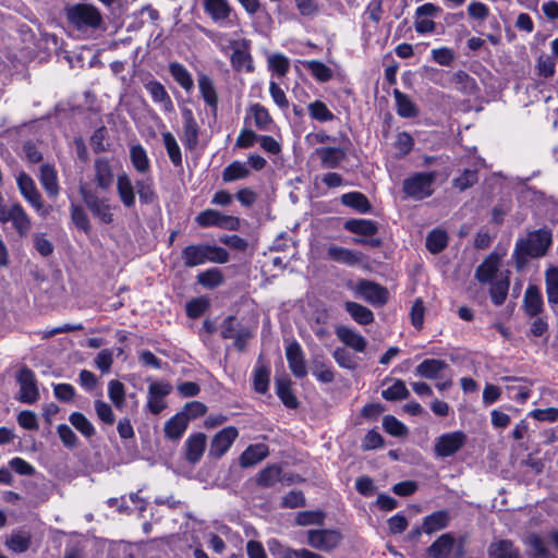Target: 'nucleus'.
Returning a JSON list of instances; mask_svg holds the SVG:
<instances>
[{"label": "nucleus", "instance_id": "obj_1", "mask_svg": "<svg viewBox=\"0 0 558 558\" xmlns=\"http://www.w3.org/2000/svg\"><path fill=\"white\" fill-rule=\"evenodd\" d=\"M551 232L547 229L529 232L524 238L519 239L513 251L517 266L522 267L529 257L544 256L551 245Z\"/></svg>", "mask_w": 558, "mask_h": 558}, {"label": "nucleus", "instance_id": "obj_2", "mask_svg": "<svg viewBox=\"0 0 558 558\" xmlns=\"http://www.w3.org/2000/svg\"><path fill=\"white\" fill-rule=\"evenodd\" d=\"M182 258L186 267H196L207 262L226 264L229 262V253L220 246L209 244L187 245L182 251Z\"/></svg>", "mask_w": 558, "mask_h": 558}, {"label": "nucleus", "instance_id": "obj_3", "mask_svg": "<svg viewBox=\"0 0 558 558\" xmlns=\"http://www.w3.org/2000/svg\"><path fill=\"white\" fill-rule=\"evenodd\" d=\"M68 21L78 31L98 28L102 23V16L98 9L88 3H76L65 9Z\"/></svg>", "mask_w": 558, "mask_h": 558}, {"label": "nucleus", "instance_id": "obj_4", "mask_svg": "<svg viewBox=\"0 0 558 558\" xmlns=\"http://www.w3.org/2000/svg\"><path fill=\"white\" fill-rule=\"evenodd\" d=\"M78 192L84 204L96 219L105 225L112 223V206L108 198H100L86 183L80 184Z\"/></svg>", "mask_w": 558, "mask_h": 558}, {"label": "nucleus", "instance_id": "obj_5", "mask_svg": "<svg viewBox=\"0 0 558 558\" xmlns=\"http://www.w3.org/2000/svg\"><path fill=\"white\" fill-rule=\"evenodd\" d=\"M436 178L437 174L434 171L414 173L403 181L402 190L412 199H424L434 193Z\"/></svg>", "mask_w": 558, "mask_h": 558}, {"label": "nucleus", "instance_id": "obj_6", "mask_svg": "<svg viewBox=\"0 0 558 558\" xmlns=\"http://www.w3.org/2000/svg\"><path fill=\"white\" fill-rule=\"evenodd\" d=\"M11 221L15 231L21 236H26L32 228L31 218L25 209L19 203H13L10 206L3 204V198L0 196V222L5 223Z\"/></svg>", "mask_w": 558, "mask_h": 558}, {"label": "nucleus", "instance_id": "obj_7", "mask_svg": "<svg viewBox=\"0 0 558 558\" xmlns=\"http://www.w3.org/2000/svg\"><path fill=\"white\" fill-rule=\"evenodd\" d=\"M466 439L468 437L462 430L442 434L435 440L434 452L438 458L451 457L461 450Z\"/></svg>", "mask_w": 558, "mask_h": 558}, {"label": "nucleus", "instance_id": "obj_8", "mask_svg": "<svg viewBox=\"0 0 558 558\" xmlns=\"http://www.w3.org/2000/svg\"><path fill=\"white\" fill-rule=\"evenodd\" d=\"M16 381L20 386L17 400L22 403L33 404L39 399V390L35 373L24 366L20 369Z\"/></svg>", "mask_w": 558, "mask_h": 558}, {"label": "nucleus", "instance_id": "obj_9", "mask_svg": "<svg viewBox=\"0 0 558 558\" xmlns=\"http://www.w3.org/2000/svg\"><path fill=\"white\" fill-rule=\"evenodd\" d=\"M195 221L203 228L219 227L227 230H238L240 220L233 216H227L215 209H206L199 213Z\"/></svg>", "mask_w": 558, "mask_h": 558}, {"label": "nucleus", "instance_id": "obj_10", "mask_svg": "<svg viewBox=\"0 0 558 558\" xmlns=\"http://www.w3.org/2000/svg\"><path fill=\"white\" fill-rule=\"evenodd\" d=\"M342 536L336 530L307 531V544L315 549L330 551L341 542Z\"/></svg>", "mask_w": 558, "mask_h": 558}, {"label": "nucleus", "instance_id": "obj_11", "mask_svg": "<svg viewBox=\"0 0 558 558\" xmlns=\"http://www.w3.org/2000/svg\"><path fill=\"white\" fill-rule=\"evenodd\" d=\"M356 292L374 306H381L388 301L387 289L373 281L361 280L356 286Z\"/></svg>", "mask_w": 558, "mask_h": 558}, {"label": "nucleus", "instance_id": "obj_12", "mask_svg": "<svg viewBox=\"0 0 558 558\" xmlns=\"http://www.w3.org/2000/svg\"><path fill=\"white\" fill-rule=\"evenodd\" d=\"M239 432L233 426H228L219 430L211 439L209 454L215 458L222 457L238 438Z\"/></svg>", "mask_w": 558, "mask_h": 558}, {"label": "nucleus", "instance_id": "obj_13", "mask_svg": "<svg viewBox=\"0 0 558 558\" xmlns=\"http://www.w3.org/2000/svg\"><path fill=\"white\" fill-rule=\"evenodd\" d=\"M16 183L20 193L28 204L36 210H41L44 207L43 197L37 190L34 180L27 173L21 172L16 178Z\"/></svg>", "mask_w": 558, "mask_h": 558}, {"label": "nucleus", "instance_id": "obj_14", "mask_svg": "<svg viewBox=\"0 0 558 558\" xmlns=\"http://www.w3.org/2000/svg\"><path fill=\"white\" fill-rule=\"evenodd\" d=\"M286 357L289 368L295 377L303 378L307 375L304 352L299 342L292 341L287 345Z\"/></svg>", "mask_w": 558, "mask_h": 558}, {"label": "nucleus", "instance_id": "obj_15", "mask_svg": "<svg viewBox=\"0 0 558 558\" xmlns=\"http://www.w3.org/2000/svg\"><path fill=\"white\" fill-rule=\"evenodd\" d=\"M94 179L96 186L101 191H108L114 180L113 167L108 158L99 157L94 161Z\"/></svg>", "mask_w": 558, "mask_h": 558}, {"label": "nucleus", "instance_id": "obj_16", "mask_svg": "<svg viewBox=\"0 0 558 558\" xmlns=\"http://www.w3.org/2000/svg\"><path fill=\"white\" fill-rule=\"evenodd\" d=\"M440 12V9L433 3H424L416 9L415 28L418 33H430L434 31L433 17Z\"/></svg>", "mask_w": 558, "mask_h": 558}, {"label": "nucleus", "instance_id": "obj_17", "mask_svg": "<svg viewBox=\"0 0 558 558\" xmlns=\"http://www.w3.org/2000/svg\"><path fill=\"white\" fill-rule=\"evenodd\" d=\"M336 336L345 347L351 348L355 352L362 353L366 350V339L347 326H337Z\"/></svg>", "mask_w": 558, "mask_h": 558}, {"label": "nucleus", "instance_id": "obj_18", "mask_svg": "<svg viewBox=\"0 0 558 558\" xmlns=\"http://www.w3.org/2000/svg\"><path fill=\"white\" fill-rule=\"evenodd\" d=\"M207 437L203 433L190 435L185 440V459L192 463H197L205 451Z\"/></svg>", "mask_w": 558, "mask_h": 558}, {"label": "nucleus", "instance_id": "obj_19", "mask_svg": "<svg viewBox=\"0 0 558 558\" xmlns=\"http://www.w3.org/2000/svg\"><path fill=\"white\" fill-rule=\"evenodd\" d=\"M500 266V256L496 253L489 254L475 270V278L481 283L490 282L497 275Z\"/></svg>", "mask_w": 558, "mask_h": 558}, {"label": "nucleus", "instance_id": "obj_20", "mask_svg": "<svg viewBox=\"0 0 558 558\" xmlns=\"http://www.w3.org/2000/svg\"><path fill=\"white\" fill-rule=\"evenodd\" d=\"M39 182L47 195L51 198H56L60 193V186L58 182V172L54 167L44 163L39 169Z\"/></svg>", "mask_w": 558, "mask_h": 558}, {"label": "nucleus", "instance_id": "obj_21", "mask_svg": "<svg viewBox=\"0 0 558 558\" xmlns=\"http://www.w3.org/2000/svg\"><path fill=\"white\" fill-rule=\"evenodd\" d=\"M312 374L324 384L333 381L335 374L330 363L327 361L324 354H314L310 362Z\"/></svg>", "mask_w": 558, "mask_h": 558}, {"label": "nucleus", "instance_id": "obj_22", "mask_svg": "<svg viewBox=\"0 0 558 558\" xmlns=\"http://www.w3.org/2000/svg\"><path fill=\"white\" fill-rule=\"evenodd\" d=\"M135 189L130 175L125 172L118 174L117 177V193L121 203L126 207L131 208L135 205Z\"/></svg>", "mask_w": 558, "mask_h": 558}, {"label": "nucleus", "instance_id": "obj_23", "mask_svg": "<svg viewBox=\"0 0 558 558\" xmlns=\"http://www.w3.org/2000/svg\"><path fill=\"white\" fill-rule=\"evenodd\" d=\"M315 155L320 159L322 167L325 169H335L345 159V151L339 147H318Z\"/></svg>", "mask_w": 558, "mask_h": 558}, {"label": "nucleus", "instance_id": "obj_24", "mask_svg": "<svg viewBox=\"0 0 558 558\" xmlns=\"http://www.w3.org/2000/svg\"><path fill=\"white\" fill-rule=\"evenodd\" d=\"M525 314L530 317H536L544 308L543 296L536 286H529L523 298Z\"/></svg>", "mask_w": 558, "mask_h": 558}, {"label": "nucleus", "instance_id": "obj_25", "mask_svg": "<svg viewBox=\"0 0 558 558\" xmlns=\"http://www.w3.org/2000/svg\"><path fill=\"white\" fill-rule=\"evenodd\" d=\"M183 142L187 149L193 150L198 145L199 128L191 110L183 112Z\"/></svg>", "mask_w": 558, "mask_h": 558}, {"label": "nucleus", "instance_id": "obj_26", "mask_svg": "<svg viewBox=\"0 0 558 558\" xmlns=\"http://www.w3.org/2000/svg\"><path fill=\"white\" fill-rule=\"evenodd\" d=\"M206 13L217 23L223 25L231 14L228 0H204Z\"/></svg>", "mask_w": 558, "mask_h": 558}, {"label": "nucleus", "instance_id": "obj_27", "mask_svg": "<svg viewBox=\"0 0 558 558\" xmlns=\"http://www.w3.org/2000/svg\"><path fill=\"white\" fill-rule=\"evenodd\" d=\"M456 539L452 534L440 535L428 548L427 555L430 558H448L453 549Z\"/></svg>", "mask_w": 558, "mask_h": 558}, {"label": "nucleus", "instance_id": "obj_28", "mask_svg": "<svg viewBox=\"0 0 558 558\" xmlns=\"http://www.w3.org/2000/svg\"><path fill=\"white\" fill-rule=\"evenodd\" d=\"M268 453V447L265 444L251 445L240 456V465L242 468L253 466L264 460Z\"/></svg>", "mask_w": 558, "mask_h": 558}, {"label": "nucleus", "instance_id": "obj_29", "mask_svg": "<svg viewBox=\"0 0 558 558\" xmlns=\"http://www.w3.org/2000/svg\"><path fill=\"white\" fill-rule=\"evenodd\" d=\"M327 255L333 262L344 264L348 266H354L356 264H360L363 259L361 253L353 252L351 250L340 247L337 245H330L327 248Z\"/></svg>", "mask_w": 558, "mask_h": 558}, {"label": "nucleus", "instance_id": "obj_30", "mask_svg": "<svg viewBox=\"0 0 558 558\" xmlns=\"http://www.w3.org/2000/svg\"><path fill=\"white\" fill-rule=\"evenodd\" d=\"M4 544L11 551L22 554L31 547L32 535L26 531L15 530L5 538Z\"/></svg>", "mask_w": 558, "mask_h": 558}, {"label": "nucleus", "instance_id": "obj_31", "mask_svg": "<svg viewBox=\"0 0 558 558\" xmlns=\"http://www.w3.org/2000/svg\"><path fill=\"white\" fill-rule=\"evenodd\" d=\"M449 512L447 510L435 511L423 520V532L432 535L446 529L449 524Z\"/></svg>", "mask_w": 558, "mask_h": 558}, {"label": "nucleus", "instance_id": "obj_32", "mask_svg": "<svg viewBox=\"0 0 558 558\" xmlns=\"http://www.w3.org/2000/svg\"><path fill=\"white\" fill-rule=\"evenodd\" d=\"M189 421L186 415L179 412L165 423L163 432L167 438L178 440L186 430Z\"/></svg>", "mask_w": 558, "mask_h": 558}, {"label": "nucleus", "instance_id": "obj_33", "mask_svg": "<svg viewBox=\"0 0 558 558\" xmlns=\"http://www.w3.org/2000/svg\"><path fill=\"white\" fill-rule=\"evenodd\" d=\"M448 367L447 363L441 360L427 359L420 363L415 372L418 376L426 379H435L439 373Z\"/></svg>", "mask_w": 558, "mask_h": 558}, {"label": "nucleus", "instance_id": "obj_34", "mask_svg": "<svg viewBox=\"0 0 558 558\" xmlns=\"http://www.w3.org/2000/svg\"><path fill=\"white\" fill-rule=\"evenodd\" d=\"M545 288L548 304L554 307L558 304V267L549 266L545 271Z\"/></svg>", "mask_w": 558, "mask_h": 558}, {"label": "nucleus", "instance_id": "obj_35", "mask_svg": "<svg viewBox=\"0 0 558 558\" xmlns=\"http://www.w3.org/2000/svg\"><path fill=\"white\" fill-rule=\"evenodd\" d=\"M155 102H159L165 111H172L173 104L163 85L157 81H150L145 85Z\"/></svg>", "mask_w": 558, "mask_h": 558}, {"label": "nucleus", "instance_id": "obj_36", "mask_svg": "<svg viewBox=\"0 0 558 558\" xmlns=\"http://www.w3.org/2000/svg\"><path fill=\"white\" fill-rule=\"evenodd\" d=\"M489 558H520V551L510 541L493 543L488 549Z\"/></svg>", "mask_w": 558, "mask_h": 558}, {"label": "nucleus", "instance_id": "obj_37", "mask_svg": "<svg viewBox=\"0 0 558 558\" xmlns=\"http://www.w3.org/2000/svg\"><path fill=\"white\" fill-rule=\"evenodd\" d=\"M341 203L362 214H366L372 209V205L368 202L367 197L360 192H350L343 194L341 196Z\"/></svg>", "mask_w": 558, "mask_h": 558}, {"label": "nucleus", "instance_id": "obj_38", "mask_svg": "<svg viewBox=\"0 0 558 558\" xmlns=\"http://www.w3.org/2000/svg\"><path fill=\"white\" fill-rule=\"evenodd\" d=\"M301 63L311 72L312 76L320 83L328 82L333 76L332 70L320 61L305 60L301 61Z\"/></svg>", "mask_w": 558, "mask_h": 558}, {"label": "nucleus", "instance_id": "obj_39", "mask_svg": "<svg viewBox=\"0 0 558 558\" xmlns=\"http://www.w3.org/2000/svg\"><path fill=\"white\" fill-rule=\"evenodd\" d=\"M393 97L397 105V112L402 118H413L417 114V108L412 99L401 93L399 89L393 90Z\"/></svg>", "mask_w": 558, "mask_h": 558}, {"label": "nucleus", "instance_id": "obj_40", "mask_svg": "<svg viewBox=\"0 0 558 558\" xmlns=\"http://www.w3.org/2000/svg\"><path fill=\"white\" fill-rule=\"evenodd\" d=\"M130 159L137 172L145 173L150 169V161L147 153L141 144H134L131 146Z\"/></svg>", "mask_w": 558, "mask_h": 558}, {"label": "nucleus", "instance_id": "obj_41", "mask_svg": "<svg viewBox=\"0 0 558 558\" xmlns=\"http://www.w3.org/2000/svg\"><path fill=\"white\" fill-rule=\"evenodd\" d=\"M344 306L351 317L361 325H368L374 320L373 312L366 306L351 301L347 302Z\"/></svg>", "mask_w": 558, "mask_h": 558}, {"label": "nucleus", "instance_id": "obj_42", "mask_svg": "<svg viewBox=\"0 0 558 558\" xmlns=\"http://www.w3.org/2000/svg\"><path fill=\"white\" fill-rule=\"evenodd\" d=\"M70 217L78 230L83 231L85 234L90 232V221L82 205L72 203L70 206Z\"/></svg>", "mask_w": 558, "mask_h": 558}, {"label": "nucleus", "instance_id": "obj_43", "mask_svg": "<svg viewBox=\"0 0 558 558\" xmlns=\"http://www.w3.org/2000/svg\"><path fill=\"white\" fill-rule=\"evenodd\" d=\"M344 228L352 233L362 235H373L378 231L376 222L366 219L348 220Z\"/></svg>", "mask_w": 558, "mask_h": 558}, {"label": "nucleus", "instance_id": "obj_44", "mask_svg": "<svg viewBox=\"0 0 558 558\" xmlns=\"http://www.w3.org/2000/svg\"><path fill=\"white\" fill-rule=\"evenodd\" d=\"M70 423L78 430L84 437L90 438L95 435L96 429L92 422L81 412H73L69 416Z\"/></svg>", "mask_w": 558, "mask_h": 558}, {"label": "nucleus", "instance_id": "obj_45", "mask_svg": "<svg viewBox=\"0 0 558 558\" xmlns=\"http://www.w3.org/2000/svg\"><path fill=\"white\" fill-rule=\"evenodd\" d=\"M161 136H162V142H163V145L166 147L167 154H168L171 162L175 167L181 166L182 165V155H181V149H180V146H179L175 137L173 136V134L171 132H163L161 134Z\"/></svg>", "mask_w": 558, "mask_h": 558}, {"label": "nucleus", "instance_id": "obj_46", "mask_svg": "<svg viewBox=\"0 0 558 558\" xmlns=\"http://www.w3.org/2000/svg\"><path fill=\"white\" fill-rule=\"evenodd\" d=\"M509 290V279L507 276L498 278L489 289V295L493 303L497 306L504 304Z\"/></svg>", "mask_w": 558, "mask_h": 558}, {"label": "nucleus", "instance_id": "obj_47", "mask_svg": "<svg viewBox=\"0 0 558 558\" xmlns=\"http://www.w3.org/2000/svg\"><path fill=\"white\" fill-rule=\"evenodd\" d=\"M448 244V235L442 230H433L426 238V247L432 254H438Z\"/></svg>", "mask_w": 558, "mask_h": 558}, {"label": "nucleus", "instance_id": "obj_48", "mask_svg": "<svg viewBox=\"0 0 558 558\" xmlns=\"http://www.w3.org/2000/svg\"><path fill=\"white\" fill-rule=\"evenodd\" d=\"M169 70L173 78L182 88H184L187 92L193 88L194 83L192 76L182 64L178 62H172L169 65Z\"/></svg>", "mask_w": 558, "mask_h": 558}, {"label": "nucleus", "instance_id": "obj_49", "mask_svg": "<svg viewBox=\"0 0 558 558\" xmlns=\"http://www.w3.org/2000/svg\"><path fill=\"white\" fill-rule=\"evenodd\" d=\"M250 170L244 162L233 161L225 168L222 172V180L225 182H232L248 177Z\"/></svg>", "mask_w": 558, "mask_h": 558}, {"label": "nucleus", "instance_id": "obj_50", "mask_svg": "<svg viewBox=\"0 0 558 558\" xmlns=\"http://www.w3.org/2000/svg\"><path fill=\"white\" fill-rule=\"evenodd\" d=\"M197 282L207 289H214L223 282V275L218 268H210L197 275Z\"/></svg>", "mask_w": 558, "mask_h": 558}, {"label": "nucleus", "instance_id": "obj_51", "mask_svg": "<svg viewBox=\"0 0 558 558\" xmlns=\"http://www.w3.org/2000/svg\"><path fill=\"white\" fill-rule=\"evenodd\" d=\"M108 396L111 402L118 410H121L125 405V389L124 385L117 380L112 379L108 384Z\"/></svg>", "mask_w": 558, "mask_h": 558}, {"label": "nucleus", "instance_id": "obj_52", "mask_svg": "<svg viewBox=\"0 0 558 558\" xmlns=\"http://www.w3.org/2000/svg\"><path fill=\"white\" fill-rule=\"evenodd\" d=\"M231 63L236 71H253L252 58L246 49L235 48L231 54Z\"/></svg>", "mask_w": 558, "mask_h": 558}, {"label": "nucleus", "instance_id": "obj_53", "mask_svg": "<svg viewBox=\"0 0 558 558\" xmlns=\"http://www.w3.org/2000/svg\"><path fill=\"white\" fill-rule=\"evenodd\" d=\"M198 86L205 102L209 106H216L218 98L211 78L201 74L198 76Z\"/></svg>", "mask_w": 558, "mask_h": 558}, {"label": "nucleus", "instance_id": "obj_54", "mask_svg": "<svg viewBox=\"0 0 558 558\" xmlns=\"http://www.w3.org/2000/svg\"><path fill=\"white\" fill-rule=\"evenodd\" d=\"M451 83L456 88L464 94H473L476 88V83L468 73L458 71L452 74Z\"/></svg>", "mask_w": 558, "mask_h": 558}, {"label": "nucleus", "instance_id": "obj_55", "mask_svg": "<svg viewBox=\"0 0 558 558\" xmlns=\"http://www.w3.org/2000/svg\"><path fill=\"white\" fill-rule=\"evenodd\" d=\"M381 396L388 401H398L407 399L410 391L401 379H397L392 386L381 391Z\"/></svg>", "mask_w": 558, "mask_h": 558}, {"label": "nucleus", "instance_id": "obj_56", "mask_svg": "<svg viewBox=\"0 0 558 558\" xmlns=\"http://www.w3.org/2000/svg\"><path fill=\"white\" fill-rule=\"evenodd\" d=\"M526 545L533 550L532 555L536 558H555L544 541L536 534H532L526 538Z\"/></svg>", "mask_w": 558, "mask_h": 558}, {"label": "nucleus", "instance_id": "obj_57", "mask_svg": "<svg viewBox=\"0 0 558 558\" xmlns=\"http://www.w3.org/2000/svg\"><path fill=\"white\" fill-rule=\"evenodd\" d=\"M310 116L320 122H327L333 120V113L327 108V106L319 100L311 102L307 107Z\"/></svg>", "mask_w": 558, "mask_h": 558}, {"label": "nucleus", "instance_id": "obj_58", "mask_svg": "<svg viewBox=\"0 0 558 558\" xmlns=\"http://www.w3.org/2000/svg\"><path fill=\"white\" fill-rule=\"evenodd\" d=\"M251 113L254 118L255 126L259 130H267L268 125L272 122L268 110L259 104L251 107Z\"/></svg>", "mask_w": 558, "mask_h": 558}, {"label": "nucleus", "instance_id": "obj_59", "mask_svg": "<svg viewBox=\"0 0 558 558\" xmlns=\"http://www.w3.org/2000/svg\"><path fill=\"white\" fill-rule=\"evenodd\" d=\"M140 201L144 204H151L156 201V194L150 179L138 180L135 183Z\"/></svg>", "mask_w": 558, "mask_h": 558}, {"label": "nucleus", "instance_id": "obj_60", "mask_svg": "<svg viewBox=\"0 0 558 558\" xmlns=\"http://www.w3.org/2000/svg\"><path fill=\"white\" fill-rule=\"evenodd\" d=\"M332 357L336 361V363L345 369H355L357 367V363L355 362L352 354L344 348H337L332 352Z\"/></svg>", "mask_w": 558, "mask_h": 558}, {"label": "nucleus", "instance_id": "obj_61", "mask_svg": "<svg viewBox=\"0 0 558 558\" xmlns=\"http://www.w3.org/2000/svg\"><path fill=\"white\" fill-rule=\"evenodd\" d=\"M268 66L279 76H283L288 73L290 63L288 58H286L283 54L274 53L268 57Z\"/></svg>", "mask_w": 558, "mask_h": 558}, {"label": "nucleus", "instance_id": "obj_62", "mask_svg": "<svg viewBox=\"0 0 558 558\" xmlns=\"http://www.w3.org/2000/svg\"><path fill=\"white\" fill-rule=\"evenodd\" d=\"M383 426L388 434L396 437L404 436L408 432L404 424L392 415H386L383 418Z\"/></svg>", "mask_w": 558, "mask_h": 558}, {"label": "nucleus", "instance_id": "obj_63", "mask_svg": "<svg viewBox=\"0 0 558 558\" xmlns=\"http://www.w3.org/2000/svg\"><path fill=\"white\" fill-rule=\"evenodd\" d=\"M57 433L62 444L70 449L78 446V438L73 429L66 424H60L57 427Z\"/></svg>", "mask_w": 558, "mask_h": 558}, {"label": "nucleus", "instance_id": "obj_64", "mask_svg": "<svg viewBox=\"0 0 558 558\" xmlns=\"http://www.w3.org/2000/svg\"><path fill=\"white\" fill-rule=\"evenodd\" d=\"M209 307V301L206 298H196L186 304V314L191 318L201 317Z\"/></svg>", "mask_w": 558, "mask_h": 558}]
</instances>
